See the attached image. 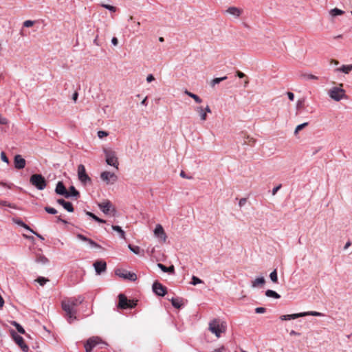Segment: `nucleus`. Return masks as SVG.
<instances>
[{"instance_id": "42", "label": "nucleus", "mask_w": 352, "mask_h": 352, "mask_svg": "<svg viewBox=\"0 0 352 352\" xmlns=\"http://www.w3.org/2000/svg\"><path fill=\"white\" fill-rule=\"evenodd\" d=\"M0 206H6L14 209L16 208L14 204L8 203V201L4 200H0Z\"/></svg>"}, {"instance_id": "44", "label": "nucleus", "mask_w": 352, "mask_h": 352, "mask_svg": "<svg viewBox=\"0 0 352 352\" xmlns=\"http://www.w3.org/2000/svg\"><path fill=\"white\" fill-rule=\"evenodd\" d=\"M102 6L105 8L106 9L109 10L111 12H114L116 10V7H114L113 6H111V5L102 4Z\"/></svg>"}, {"instance_id": "50", "label": "nucleus", "mask_w": 352, "mask_h": 352, "mask_svg": "<svg viewBox=\"0 0 352 352\" xmlns=\"http://www.w3.org/2000/svg\"><path fill=\"white\" fill-rule=\"evenodd\" d=\"M8 123V119L5 117H3L0 114V124H7Z\"/></svg>"}, {"instance_id": "43", "label": "nucleus", "mask_w": 352, "mask_h": 352, "mask_svg": "<svg viewBox=\"0 0 352 352\" xmlns=\"http://www.w3.org/2000/svg\"><path fill=\"white\" fill-rule=\"evenodd\" d=\"M44 209L49 214H56L57 213V210L55 208L50 206H46Z\"/></svg>"}, {"instance_id": "7", "label": "nucleus", "mask_w": 352, "mask_h": 352, "mask_svg": "<svg viewBox=\"0 0 352 352\" xmlns=\"http://www.w3.org/2000/svg\"><path fill=\"white\" fill-rule=\"evenodd\" d=\"M106 162L108 165L114 166L116 169L118 168V157L116 153L113 151L104 150Z\"/></svg>"}, {"instance_id": "35", "label": "nucleus", "mask_w": 352, "mask_h": 352, "mask_svg": "<svg viewBox=\"0 0 352 352\" xmlns=\"http://www.w3.org/2000/svg\"><path fill=\"white\" fill-rule=\"evenodd\" d=\"M16 223L24 228L25 230H29L31 232H34V230L32 228H30V227L28 226L26 223H25L23 221L19 219L16 221Z\"/></svg>"}, {"instance_id": "6", "label": "nucleus", "mask_w": 352, "mask_h": 352, "mask_svg": "<svg viewBox=\"0 0 352 352\" xmlns=\"http://www.w3.org/2000/svg\"><path fill=\"white\" fill-rule=\"evenodd\" d=\"M78 177L83 185L91 184V179L87 174L85 167L83 164H80L78 166Z\"/></svg>"}, {"instance_id": "55", "label": "nucleus", "mask_w": 352, "mask_h": 352, "mask_svg": "<svg viewBox=\"0 0 352 352\" xmlns=\"http://www.w3.org/2000/svg\"><path fill=\"white\" fill-rule=\"evenodd\" d=\"M287 95L290 100L293 101L294 100V94L292 92L288 91Z\"/></svg>"}, {"instance_id": "60", "label": "nucleus", "mask_w": 352, "mask_h": 352, "mask_svg": "<svg viewBox=\"0 0 352 352\" xmlns=\"http://www.w3.org/2000/svg\"><path fill=\"white\" fill-rule=\"evenodd\" d=\"M78 97V94L77 91H75L72 96L73 100L76 102Z\"/></svg>"}, {"instance_id": "64", "label": "nucleus", "mask_w": 352, "mask_h": 352, "mask_svg": "<svg viewBox=\"0 0 352 352\" xmlns=\"http://www.w3.org/2000/svg\"><path fill=\"white\" fill-rule=\"evenodd\" d=\"M57 221H60L65 224H67V221L66 220H64L60 216L59 217H57Z\"/></svg>"}, {"instance_id": "48", "label": "nucleus", "mask_w": 352, "mask_h": 352, "mask_svg": "<svg viewBox=\"0 0 352 352\" xmlns=\"http://www.w3.org/2000/svg\"><path fill=\"white\" fill-rule=\"evenodd\" d=\"M265 311H266V309L265 307H256L255 309V312L256 314H263Z\"/></svg>"}, {"instance_id": "10", "label": "nucleus", "mask_w": 352, "mask_h": 352, "mask_svg": "<svg viewBox=\"0 0 352 352\" xmlns=\"http://www.w3.org/2000/svg\"><path fill=\"white\" fill-rule=\"evenodd\" d=\"M152 289L159 296H164L167 293V288L158 281L153 283Z\"/></svg>"}, {"instance_id": "20", "label": "nucleus", "mask_w": 352, "mask_h": 352, "mask_svg": "<svg viewBox=\"0 0 352 352\" xmlns=\"http://www.w3.org/2000/svg\"><path fill=\"white\" fill-rule=\"evenodd\" d=\"M226 12L235 17H239L242 14L243 10L239 8L232 6L229 7Z\"/></svg>"}, {"instance_id": "29", "label": "nucleus", "mask_w": 352, "mask_h": 352, "mask_svg": "<svg viewBox=\"0 0 352 352\" xmlns=\"http://www.w3.org/2000/svg\"><path fill=\"white\" fill-rule=\"evenodd\" d=\"M301 315H302V317L307 316H324V314L322 313L315 311L301 312Z\"/></svg>"}, {"instance_id": "61", "label": "nucleus", "mask_w": 352, "mask_h": 352, "mask_svg": "<svg viewBox=\"0 0 352 352\" xmlns=\"http://www.w3.org/2000/svg\"><path fill=\"white\" fill-rule=\"evenodd\" d=\"M94 220H95L96 221L98 222V223H105V222H106V221H105V220L102 219H100V218H99V217H94Z\"/></svg>"}, {"instance_id": "24", "label": "nucleus", "mask_w": 352, "mask_h": 352, "mask_svg": "<svg viewBox=\"0 0 352 352\" xmlns=\"http://www.w3.org/2000/svg\"><path fill=\"white\" fill-rule=\"evenodd\" d=\"M172 305L177 309H179L182 307V300L179 298H172L171 299H168Z\"/></svg>"}, {"instance_id": "5", "label": "nucleus", "mask_w": 352, "mask_h": 352, "mask_svg": "<svg viewBox=\"0 0 352 352\" xmlns=\"http://www.w3.org/2000/svg\"><path fill=\"white\" fill-rule=\"evenodd\" d=\"M119 302L117 305L118 309H133L137 305V301L134 300H129L123 294L118 295Z\"/></svg>"}, {"instance_id": "53", "label": "nucleus", "mask_w": 352, "mask_h": 352, "mask_svg": "<svg viewBox=\"0 0 352 352\" xmlns=\"http://www.w3.org/2000/svg\"><path fill=\"white\" fill-rule=\"evenodd\" d=\"M247 202V199L246 198H241L240 200H239V205L240 207H242Z\"/></svg>"}, {"instance_id": "62", "label": "nucleus", "mask_w": 352, "mask_h": 352, "mask_svg": "<svg viewBox=\"0 0 352 352\" xmlns=\"http://www.w3.org/2000/svg\"><path fill=\"white\" fill-rule=\"evenodd\" d=\"M86 214L90 217H91L94 220V217H97L96 215H95L94 213L91 212H89V211H87L86 212Z\"/></svg>"}, {"instance_id": "45", "label": "nucleus", "mask_w": 352, "mask_h": 352, "mask_svg": "<svg viewBox=\"0 0 352 352\" xmlns=\"http://www.w3.org/2000/svg\"><path fill=\"white\" fill-rule=\"evenodd\" d=\"M34 23L35 22L34 21L27 20L24 21L23 26L25 28H30L32 27L34 24Z\"/></svg>"}, {"instance_id": "33", "label": "nucleus", "mask_w": 352, "mask_h": 352, "mask_svg": "<svg viewBox=\"0 0 352 352\" xmlns=\"http://www.w3.org/2000/svg\"><path fill=\"white\" fill-rule=\"evenodd\" d=\"M112 229L114 231L118 232L120 234V236L122 239H124L125 238V232L122 229V228L120 226H112Z\"/></svg>"}, {"instance_id": "49", "label": "nucleus", "mask_w": 352, "mask_h": 352, "mask_svg": "<svg viewBox=\"0 0 352 352\" xmlns=\"http://www.w3.org/2000/svg\"><path fill=\"white\" fill-rule=\"evenodd\" d=\"M108 135V133L104 131H99L98 132V136L99 138H102Z\"/></svg>"}, {"instance_id": "34", "label": "nucleus", "mask_w": 352, "mask_h": 352, "mask_svg": "<svg viewBox=\"0 0 352 352\" xmlns=\"http://www.w3.org/2000/svg\"><path fill=\"white\" fill-rule=\"evenodd\" d=\"M342 14H344V11H342V10L338 9L337 8L331 9L330 10V14L332 16H338V15H341Z\"/></svg>"}, {"instance_id": "12", "label": "nucleus", "mask_w": 352, "mask_h": 352, "mask_svg": "<svg viewBox=\"0 0 352 352\" xmlns=\"http://www.w3.org/2000/svg\"><path fill=\"white\" fill-rule=\"evenodd\" d=\"M98 207L105 214H110L111 212H116V209L113 207L112 204L109 200L98 204Z\"/></svg>"}, {"instance_id": "27", "label": "nucleus", "mask_w": 352, "mask_h": 352, "mask_svg": "<svg viewBox=\"0 0 352 352\" xmlns=\"http://www.w3.org/2000/svg\"><path fill=\"white\" fill-rule=\"evenodd\" d=\"M265 296L268 298H274L276 299H278L280 298V296L277 292L272 289H267L265 292Z\"/></svg>"}, {"instance_id": "46", "label": "nucleus", "mask_w": 352, "mask_h": 352, "mask_svg": "<svg viewBox=\"0 0 352 352\" xmlns=\"http://www.w3.org/2000/svg\"><path fill=\"white\" fill-rule=\"evenodd\" d=\"M1 159L3 162L9 164L10 161L4 152L1 153Z\"/></svg>"}, {"instance_id": "15", "label": "nucleus", "mask_w": 352, "mask_h": 352, "mask_svg": "<svg viewBox=\"0 0 352 352\" xmlns=\"http://www.w3.org/2000/svg\"><path fill=\"white\" fill-rule=\"evenodd\" d=\"M26 164L25 160L22 157L21 155H16L14 158V168L16 169H23L25 168Z\"/></svg>"}, {"instance_id": "23", "label": "nucleus", "mask_w": 352, "mask_h": 352, "mask_svg": "<svg viewBox=\"0 0 352 352\" xmlns=\"http://www.w3.org/2000/svg\"><path fill=\"white\" fill-rule=\"evenodd\" d=\"M265 283V279L264 277H258L254 280L252 281V287H258L259 286H263Z\"/></svg>"}, {"instance_id": "22", "label": "nucleus", "mask_w": 352, "mask_h": 352, "mask_svg": "<svg viewBox=\"0 0 352 352\" xmlns=\"http://www.w3.org/2000/svg\"><path fill=\"white\" fill-rule=\"evenodd\" d=\"M302 317L301 313L298 314H287V315H282L280 317L281 320H294L298 318Z\"/></svg>"}, {"instance_id": "37", "label": "nucleus", "mask_w": 352, "mask_h": 352, "mask_svg": "<svg viewBox=\"0 0 352 352\" xmlns=\"http://www.w3.org/2000/svg\"><path fill=\"white\" fill-rule=\"evenodd\" d=\"M270 278L273 283L278 282V275H277V271L276 269L270 273Z\"/></svg>"}, {"instance_id": "56", "label": "nucleus", "mask_w": 352, "mask_h": 352, "mask_svg": "<svg viewBox=\"0 0 352 352\" xmlns=\"http://www.w3.org/2000/svg\"><path fill=\"white\" fill-rule=\"evenodd\" d=\"M0 186H4V187H7L8 188H11V187L12 186V184H8L4 183L3 182H0Z\"/></svg>"}, {"instance_id": "13", "label": "nucleus", "mask_w": 352, "mask_h": 352, "mask_svg": "<svg viewBox=\"0 0 352 352\" xmlns=\"http://www.w3.org/2000/svg\"><path fill=\"white\" fill-rule=\"evenodd\" d=\"M12 336L15 342L21 347V349L24 352H28L29 350V348L27 344H25L23 338L16 333L14 331L12 332Z\"/></svg>"}, {"instance_id": "57", "label": "nucleus", "mask_w": 352, "mask_h": 352, "mask_svg": "<svg viewBox=\"0 0 352 352\" xmlns=\"http://www.w3.org/2000/svg\"><path fill=\"white\" fill-rule=\"evenodd\" d=\"M111 43L115 46L117 45L118 43V38L116 37H113L111 39Z\"/></svg>"}, {"instance_id": "25", "label": "nucleus", "mask_w": 352, "mask_h": 352, "mask_svg": "<svg viewBox=\"0 0 352 352\" xmlns=\"http://www.w3.org/2000/svg\"><path fill=\"white\" fill-rule=\"evenodd\" d=\"M195 111L199 114L201 120L205 121L207 119V115L206 113V111H204L203 107H197L195 109Z\"/></svg>"}, {"instance_id": "18", "label": "nucleus", "mask_w": 352, "mask_h": 352, "mask_svg": "<svg viewBox=\"0 0 352 352\" xmlns=\"http://www.w3.org/2000/svg\"><path fill=\"white\" fill-rule=\"evenodd\" d=\"M76 237L85 242H87L92 248H102L101 245L94 241L92 239L87 238L82 234H77Z\"/></svg>"}, {"instance_id": "36", "label": "nucleus", "mask_w": 352, "mask_h": 352, "mask_svg": "<svg viewBox=\"0 0 352 352\" xmlns=\"http://www.w3.org/2000/svg\"><path fill=\"white\" fill-rule=\"evenodd\" d=\"M48 261V259L43 255H38L36 258V262L41 263L42 264H46Z\"/></svg>"}, {"instance_id": "28", "label": "nucleus", "mask_w": 352, "mask_h": 352, "mask_svg": "<svg viewBox=\"0 0 352 352\" xmlns=\"http://www.w3.org/2000/svg\"><path fill=\"white\" fill-rule=\"evenodd\" d=\"M184 94L188 96L189 97L193 98L197 103H201L202 102V100L199 96L188 91L187 89L184 91Z\"/></svg>"}, {"instance_id": "31", "label": "nucleus", "mask_w": 352, "mask_h": 352, "mask_svg": "<svg viewBox=\"0 0 352 352\" xmlns=\"http://www.w3.org/2000/svg\"><path fill=\"white\" fill-rule=\"evenodd\" d=\"M338 71L342 72L344 74H349L352 70V65H342L337 69Z\"/></svg>"}, {"instance_id": "41", "label": "nucleus", "mask_w": 352, "mask_h": 352, "mask_svg": "<svg viewBox=\"0 0 352 352\" xmlns=\"http://www.w3.org/2000/svg\"><path fill=\"white\" fill-rule=\"evenodd\" d=\"M226 79H227V76H223V77H221V78H215L212 81V85L214 86L216 84H219V82H221V81H223Z\"/></svg>"}, {"instance_id": "26", "label": "nucleus", "mask_w": 352, "mask_h": 352, "mask_svg": "<svg viewBox=\"0 0 352 352\" xmlns=\"http://www.w3.org/2000/svg\"><path fill=\"white\" fill-rule=\"evenodd\" d=\"M68 194L69 195V197H75L76 199H77L80 197L79 192L75 188L74 186H71L69 187Z\"/></svg>"}, {"instance_id": "59", "label": "nucleus", "mask_w": 352, "mask_h": 352, "mask_svg": "<svg viewBox=\"0 0 352 352\" xmlns=\"http://www.w3.org/2000/svg\"><path fill=\"white\" fill-rule=\"evenodd\" d=\"M180 176L183 178L191 179L192 177H188L186 175L185 172L182 170L180 173Z\"/></svg>"}, {"instance_id": "14", "label": "nucleus", "mask_w": 352, "mask_h": 352, "mask_svg": "<svg viewBox=\"0 0 352 352\" xmlns=\"http://www.w3.org/2000/svg\"><path fill=\"white\" fill-rule=\"evenodd\" d=\"M55 192L56 194L64 196L65 198H69L68 190L66 189L64 184L62 182H58L57 183Z\"/></svg>"}, {"instance_id": "11", "label": "nucleus", "mask_w": 352, "mask_h": 352, "mask_svg": "<svg viewBox=\"0 0 352 352\" xmlns=\"http://www.w3.org/2000/svg\"><path fill=\"white\" fill-rule=\"evenodd\" d=\"M100 343H102V342L98 337H93L88 339L85 344V349L86 352H91L92 349ZM102 344L105 345L107 344L104 342H102Z\"/></svg>"}, {"instance_id": "2", "label": "nucleus", "mask_w": 352, "mask_h": 352, "mask_svg": "<svg viewBox=\"0 0 352 352\" xmlns=\"http://www.w3.org/2000/svg\"><path fill=\"white\" fill-rule=\"evenodd\" d=\"M209 330L217 338H219L221 333L226 331V324L225 322L220 321L219 319H214L209 323Z\"/></svg>"}, {"instance_id": "21", "label": "nucleus", "mask_w": 352, "mask_h": 352, "mask_svg": "<svg viewBox=\"0 0 352 352\" xmlns=\"http://www.w3.org/2000/svg\"><path fill=\"white\" fill-rule=\"evenodd\" d=\"M157 267L164 272L169 274H174L175 272V267L173 265L169 267H166L162 263H157Z\"/></svg>"}, {"instance_id": "51", "label": "nucleus", "mask_w": 352, "mask_h": 352, "mask_svg": "<svg viewBox=\"0 0 352 352\" xmlns=\"http://www.w3.org/2000/svg\"><path fill=\"white\" fill-rule=\"evenodd\" d=\"M304 100H298L296 103V109H298L303 106Z\"/></svg>"}, {"instance_id": "9", "label": "nucleus", "mask_w": 352, "mask_h": 352, "mask_svg": "<svg viewBox=\"0 0 352 352\" xmlns=\"http://www.w3.org/2000/svg\"><path fill=\"white\" fill-rule=\"evenodd\" d=\"M100 178L102 181L106 182L107 184H114L117 179V175L109 171H104L100 174Z\"/></svg>"}, {"instance_id": "16", "label": "nucleus", "mask_w": 352, "mask_h": 352, "mask_svg": "<svg viewBox=\"0 0 352 352\" xmlns=\"http://www.w3.org/2000/svg\"><path fill=\"white\" fill-rule=\"evenodd\" d=\"M94 267L95 268L96 272L97 274H100L101 273L106 271L107 269V263L104 261H96L94 263Z\"/></svg>"}, {"instance_id": "63", "label": "nucleus", "mask_w": 352, "mask_h": 352, "mask_svg": "<svg viewBox=\"0 0 352 352\" xmlns=\"http://www.w3.org/2000/svg\"><path fill=\"white\" fill-rule=\"evenodd\" d=\"M34 234H35L38 239H40L41 240L43 241L44 240V237L41 235L40 234L34 231V232H32Z\"/></svg>"}, {"instance_id": "52", "label": "nucleus", "mask_w": 352, "mask_h": 352, "mask_svg": "<svg viewBox=\"0 0 352 352\" xmlns=\"http://www.w3.org/2000/svg\"><path fill=\"white\" fill-rule=\"evenodd\" d=\"M281 186H281V184H280V185H278V186H276L275 188H274L272 189V195H275L276 194L277 191H278L279 189H280Z\"/></svg>"}, {"instance_id": "40", "label": "nucleus", "mask_w": 352, "mask_h": 352, "mask_svg": "<svg viewBox=\"0 0 352 352\" xmlns=\"http://www.w3.org/2000/svg\"><path fill=\"white\" fill-rule=\"evenodd\" d=\"M36 281L39 283L40 285L43 286L49 280L45 277L39 276Z\"/></svg>"}, {"instance_id": "39", "label": "nucleus", "mask_w": 352, "mask_h": 352, "mask_svg": "<svg viewBox=\"0 0 352 352\" xmlns=\"http://www.w3.org/2000/svg\"><path fill=\"white\" fill-rule=\"evenodd\" d=\"M202 283H203L202 280H201L199 278H198L195 276H192V280L190 282V283L192 285H197Z\"/></svg>"}, {"instance_id": "19", "label": "nucleus", "mask_w": 352, "mask_h": 352, "mask_svg": "<svg viewBox=\"0 0 352 352\" xmlns=\"http://www.w3.org/2000/svg\"><path fill=\"white\" fill-rule=\"evenodd\" d=\"M56 202L61 205L67 212H73L74 210V206L71 202L66 201L63 199H57Z\"/></svg>"}, {"instance_id": "30", "label": "nucleus", "mask_w": 352, "mask_h": 352, "mask_svg": "<svg viewBox=\"0 0 352 352\" xmlns=\"http://www.w3.org/2000/svg\"><path fill=\"white\" fill-rule=\"evenodd\" d=\"M301 78L305 80H318V77L313 75L311 74H301Z\"/></svg>"}, {"instance_id": "54", "label": "nucleus", "mask_w": 352, "mask_h": 352, "mask_svg": "<svg viewBox=\"0 0 352 352\" xmlns=\"http://www.w3.org/2000/svg\"><path fill=\"white\" fill-rule=\"evenodd\" d=\"M154 80H155V78L152 74H148L146 77V81L148 82H151Z\"/></svg>"}, {"instance_id": "4", "label": "nucleus", "mask_w": 352, "mask_h": 352, "mask_svg": "<svg viewBox=\"0 0 352 352\" xmlns=\"http://www.w3.org/2000/svg\"><path fill=\"white\" fill-rule=\"evenodd\" d=\"M30 182L39 190H44L47 186L45 177L41 174H33L30 178Z\"/></svg>"}, {"instance_id": "47", "label": "nucleus", "mask_w": 352, "mask_h": 352, "mask_svg": "<svg viewBox=\"0 0 352 352\" xmlns=\"http://www.w3.org/2000/svg\"><path fill=\"white\" fill-rule=\"evenodd\" d=\"M15 327H16V330L18 331L19 333H20L21 334H25V329H23V327L20 324H18L17 325H16Z\"/></svg>"}, {"instance_id": "8", "label": "nucleus", "mask_w": 352, "mask_h": 352, "mask_svg": "<svg viewBox=\"0 0 352 352\" xmlns=\"http://www.w3.org/2000/svg\"><path fill=\"white\" fill-rule=\"evenodd\" d=\"M116 274L120 278L131 281H135L137 279V275L135 273L122 269L116 270Z\"/></svg>"}, {"instance_id": "32", "label": "nucleus", "mask_w": 352, "mask_h": 352, "mask_svg": "<svg viewBox=\"0 0 352 352\" xmlns=\"http://www.w3.org/2000/svg\"><path fill=\"white\" fill-rule=\"evenodd\" d=\"M128 247H129V250L135 254H140L141 252H144L143 250H141V249L139 246L132 245L129 244L128 245Z\"/></svg>"}, {"instance_id": "58", "label": "nucleus", "mask_w": 352, "mask_h": 352, "mask_svg": "<svg viewBox=\"0 0 352 352\" xmlns=\"http://www.w3.org/2000/svg\"><path fill=\"white\" fill-rule=\"evenodd\" d=\"M236 76L240 78H244L245 76V74L240 71L236 72Z\"/></svg>"}, {"instance_id": "3", "label": "nucleus", "mask_w": 352, "mask_h": 352, "mask_svg": "<svg viewBox=\"0 0 352 352\" xmlns=\"http://www.w3.org/2000/svg\"><path fill=\"white\" fill-rule=\"evenodd\" d=\"M342 84L340 87H333L328 91V96L333 100L339 102L344 98H346L345 90L342 88Z\"/></svg>"}, {"instance_id": "1", "label": "nucleus", "mask_w": 352, "mask_h": 352, "mask_svg": "<svg viewBox=\"0 0 352 352\" xmlns=\"http://www.w3.org/2000/svg\"><path fill=\"white\" fill-rule=\"evenodd\" d=\"M84 298L79 296L77 298H70L62 301V309L65 312L67 320L69 323L76 318L75 316L76 311L74 307L81 304Z\"/></svg>"}, {"instance_id": "17", "label": "nucleus", "mask_w": 352, "mask_h": 352, "mask_svg": "<svg viewBox=\"0 0 352 352\" xmlns=\"http://www.w3.org/2000/svg\"><path fill=\"white\" fill-rule=\"evenodd\" d=\"M154 234L156 237L160 239L164 242L166 241V234L163 227L160 224H157L154 230Z\"/></svg>"}, {"instance_id": "38", "label": "nucleus", "mask_w": 352, "mask_h": 352, "mask_svg": "<svg viewBox=\"0 0 352 352\" xmlns=\"http://www.w3.org/2000/svg\"><path fill=\"white\" fill-rule=\"evenodd\" d=\"M309 124L308 122H304L302 124H300L299 125H298L296 127V129L294 131V134H297L300 131H301L302 129H303L305 126H307V125Z\"/></svg>"}]
</instances>
